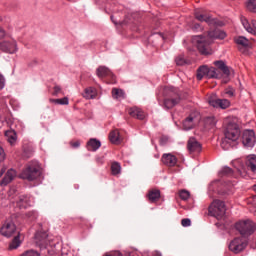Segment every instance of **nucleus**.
<instances>
[{"label": "nucleus", "instance_id": "1", "mask_svg": "<svg viewBox=\"0 0 256 256\" xmlns=\"http://www.w3.org/2000/svg\"><path fill=\"white\" fill-rule=\"evenodd\" d=\"M227 37V33L220 29L210 30L207 33V36L196 35L192 37V43L196 45L199 53L201 55H213V49L211 48V43L213 39L223 40Z\"/></svg>", "mask_w": 256, "mask_h": 256}, {"label": "nucleus", "instance_id": "2", "mask_svg": "<svg viewBox=\"0 0 256 256\" xmlns=\"http://www.w3.org/2000/svg\"><path fill=\"white\" fill-rule=\"evenodd\" d=\"M229 75H231L229 66L220 65L217 68L213 66H200L196 77L198 81H201L203 77H206V79H221V77H229Z\"/></svg>", "mask_w": 256, "mask_h": 256}, {"label": "nucleus", "instance_id": "3", "mask_svg": "<svg viewBox=\"0 0 256 256\" xmlns=\"http://www.w3.org/2000/svg\"><path fill=\"white\" fill-rule=\"evenodd\" d=\"M224 135L225 138L222 141V148L229 149L228 145H231V143H237L241 137V129L239 128V124L237 122H229L226 126Z\"/></svg>", "mask_w": 256, "mask_h": 256}, {"label": "nucleus", "instance_id": "4", "mask_svg": "<svg viewBox=\"0 0 256 256\" xmlns=\"http://www.w3.org/2000/svg\"><path fill=\"white\" fill-rule=\"evenodd\" d=\"M235 229L242 237H251L256 231V223L251 219L236 222Z\"/></svg>", "mask_w": 256, "mask_h": 256}, {"label": "nucleus", "instance_id": "5", "mask_svg": "<svg viewBox=\"0 0 256 256\" xmlns=\"http://www.w3.org/2000/svg\"><path fill=\"white\" fill-rule=\"evenodd\" d=\"M226 211L227 208L225 207V202L221 200H214L209 207L210 215H212V217H216V219H223Z\"/></svg>", "mask_w": 256, "mask_h": 256}, {"label": "nucleus", "instance_id": "6", "mask_svg": "<svg viewBox=\"0 0 256 256\" xmlns=\"http://www.w3.org/2000/svg\"><path fill=\"white\" fill-rule=\"evenodd\" d=\"M248 244L249 242L247 241V239L243 238V236L236 237L230 242L229 249L230 251H232V253H235L237 255L245 251V249H247Z\"/></svg>", "mask_w": 256, "mask_h": 256}, {"label": "nucleus", "instance_id": "7", "mask_svg": "<svg viewBox=\"0 0 256 256\" xmlns=\"http://www.w3.org/2000/svg\"><path fill=\"white\" fill-rule=\"evenodd\" d=\"M41 175V171L39 170V166L31 165L28 166L23 172L21 173L22 179H27V181H35Z\"/></svg>", "mask_w": 256, "mask_h": 256}, {"label": "nucleus", "instance_id": "8", "mask_svg": "<svg viewBox=\"0 0 256 256\" xmlns=\"http://www.w3.org/2000/svg\"><path fill=\"white\" fill-rule=\"evenodd\" d=\"M0 51L4 53H9L13 55V53H17V41L13 38H7L4 41L0 42Z\"/></svg>", "mask_w": 256, "mask_h": 256}, {"label": "nucleus", "instance_id": "9", "mask_svg": "<svg viewBox=\"0 0 256 256\" xmlns=\"http://www.w3.org/2000/svg\"><path fill=\"white\" fill-rule=\"evenodd\" d=\"M194 17L201 23H208V25H213V23H215V19L211 17V14L200 8L194 10Z\"/></svg>", "mask_w": 256, "mask_h": 256}, {"label": "nucleus", "instance_id": "10", "mask_svg": "<svg viewBox=\"0 0 256 256\" xmlns=\"http://www.w3.org/2000/svg\"><path fill=\"white\" fill-rule=\"evenodd\" d=\"M209 105L211 107H216L220 109H229L231 107V102L227 99H219L216 95H212L208 99Z\"/></svg>", "mask_w": 256, "mask_h": 256}, {"label": "nucleus", "instance_id": "11", "mask_svg": "<svg viewBox=\"0 0 256 256\" xmlns=\"http://www.w3.org/2000/svg\"><path fill=\"white\" fill-rule=\"evenodd\" d=\"M242 143L244 147H254L256 143L255 131L245 130L242 135Z\"/></svg>", "mask_w": 256, "mask_h": 256}, {"label": "nucleus", "instance_id": "12", "mask_svg": "<svg viewBox=\"0 0 256 256\" xmlns=\"http://www.w3.org/2000/svg\"><path fill=\"white\" fill-rule=\"evenodd\" d=\"M187 149L191 155H199L203 151V146L195 138H189L187 142Z\"/></svg>", "mask_w": 256, "mask_h": 256}, {"label": "nucleus", "instance_id": "13", "mask_svg": "<svg viewBox=\"0 0 256 256\" xmlns=\"http://www.w3.org/2000/svg\"><path fill=\"white\" fill-rule=\"evenodd\" d=\"M15 231H17L15 223L13 221H6L1 227L0 233L3 237H12Z\"/></svg>", "mask_w": 256, "mask_h": 256}, {"label": "nucleus", "instance_id": "14", "mask_svg": "<svg viewBox=\"0 0 256 256\" xmlns=\"http://www.w3.org/2000/svg\"><path fill=\"white\" fill-rule=\"evenodd\" d=\"M35 241L39 247H47L51 243V238L47 232H37L35 235Z\"/></svg>", "mask_w": 256, "mask_h": 256}, {"label": "nucleus", "instance_id": "15", "mask_svg": "<svg viewBox=\"0 0 256 256\" xmlns=\"http://www.w3.org/2000/svg\"><path fill=\"white\" fill-rule=\"evenodd\" d=\"M181 103V97L177 94H171L168 98L164 100V107L165 109H173L175 105H179Z\"/></svg>", "mask_w": 256, "mask_h": 256}, {"label": "nucleus", "instance_id": "16", "mask_svg": "<svg viewBox=\"0 0 256 256\" xmlns=\"http://www.w3.org/2000/svg\"><path fill=\"white\" fill-rule=\"evenodd\" d=\"M240 21L244 27V29L251 33L252 35H256V20H252L251 23H249V20H247L244 16L240 18Z\"/></svg>", "mask_w": 256, "mask_h": 256}, {"label": "nucleus", "instance_id": "17", "mask_svg": "<svg viewBox=\"0 0 256 256\" xmlns=\"http://www.w3.org/2000/svg\"><path fill=\"white\" fill-rule=\"evenodd\" d=\"M161 161L166 167H175L177 165V157L171 153L163 154Z\"/></svg>", "mask_w": 256, "mask_h": 256}, {"label": "nucleus", "instance_id": "18", "mask_svg": "<svg viewBox=\"0 0 256 256\" xmlns=\"http://www.w3.org/2000/svg\"><path fill=\"white\" fill-rule=\"evenodd\" d=\"M15 177H17V172L14 169H9L0 182L1 187H7Z\"/></svg>", "mask_w": 256, "mask_h": 256}, {"label": "nucleus", "instance_id": "19", "mask_svg": "<svg viewBox=\"0 0 256 256\" xmlns=\"http://www.w3.org/2000/svg\"><path fill=\"white\" fill-rule=\"evenodd\" d=\"M197 123H199V118L193 116V114H191L188 118H186L183 121V127L185 129V131H189L190 129H193V127H195V125H197Z\"/></svg>", "mask_w": 256, "mask_h": 256}, {"label": "nucleus", "instance_id": "20", "mask_svg": "<svg viewBox=\"0 0 256 256\" xmlns=\"http://www.w3.org/2000/svg\"><path fill=\"white\" fill-rule=\"evenodd\" d=\"M17 207L19 209H27L31 205V198L29 196H20L17 200Z\"/></svg>", "mask_w": 256, "mask_h": 256}, {"label": "nucleus", "instance_id": "21", "mask_svg": "<svg viewBox=\"0 0 256 256\" xmlns=\"http://www.w3.org/2000/svg\"><path fill=\"white\" fill-rule=\"evenodd\" d=\"M129 115L131 117H134V119H140V121H143V119H145V112L137 107L130 108Z\"/></svg>", "mask_w": 256, "mask_h": 256}, {"label": "nucleus", "instance_id": "22", "mask_svg": "<svg viewBox=\"0 0 256 256\" xmlns=\"http://www.w3.org/2000/svg\"><path fill=\"white\" fill-rule=\"evenodd\" d=\"M109 140L114 145H120V143L123 141V138H121V135L119 134V130H113L109 134Z\"/></svg>", "mask_w": 256, "mask_h": 256}, {"label": "nucleus", "instance_id": "23", "mask_svg": "<svg viewBox=\"0 0 256 256\" xmlns=\"http://www.w3.org/2000/svg\"><path fill=\"white\" fill-rule=\"evenodd\" d=\"M147 197L150 203H155L161 199V191L157 189L150 190L147 194Z\"/></svg>", "mask_w": 256, "mask_h": 256}, {"label": "nucleus", "instance_id": "24", "mask_svg": "<svg viewBox=\"0 0 256 256\" xmlns=\"http://www.w3.org/2000/svg\"><path fill=\"white\" fill-rule=\"evenodd\" d=\"M246 166L248 171H252V173L256 172V156L250 155L247 157Z\"/></svg>", "mask_w": 256, "mask_h": 256}, {"label": "nucleus", "instance_id": "25", "mask_svg": "<svg viewBox=\"0 0 256 256\" xmlns=\"http://www.w3.org/2000/svg\"><path fill=\"white\" fill-rule=\"evenodd\" d=\"M97 76L100 77V79H103V77H113V73L111 72V70H109V68L105 66H100L97 69Z\"/></svg>", "mask_w": 256, "mask_h": 256}, {"label": "nucleus", "instance_id": "26", "mask_svg": "<svg viewBox=\"0 0 256 256\" xmlns=\"http://www.w3.org/2000/svg\"><path fill=\"white\" fill-rule=\"evenodd\" d=\"M101 147V141L92 138L87 142L88 151H97Z\"/></svg>", "mask_w": 256, "mask_h": 256}, {"label": "nucleus", "instance_id": "27", "mask_svg": "<svg viewBox=\"0 0 256 256\" xmlns=\"http://www.w3.org/2000/svg\"><path fill=\"white\" fill-rule=\"evenodd\" d=\"M83 97L84 99H95L97 97V90L93 87L86 88Z\"/></svg>", "mask_w": 256, "mask_h": 256}, {"label": "nucleus", "instance_id": "28", "mask_svg": "<svg viewBox=\"0 0 256 256\" xmlns=\"http://www.w3.org/2000/svg\"><path fill=\"white\" fill-rule=\"evenodd\" d=\"M5 135L7 137V141H8V143H10V145L17 143V132H15V130L6 131Z\"/></svg>", "mask_w": 256, "mask_h": 256}, {"label": "nucleus", "instance_id": "29", "mask_svg": "<svg viewBox=\"0 0 256 256\" xmlns=\"http://www.w3.org/2000/svg\"><path fill=\"white\" fill-rule=\"evenodd\" d=\"M112 97L113 99H125V91L119 89V88H113L112 89Z\"/></svg>", "mask_w": 256, "mask_h": 256}, {"label": "nucleus", "instance_id": "30", "mask_svg": "<svg viewBox=\"0 0 256 256\" xmlns=\"http://www.w3.org/2000/svg\"><path fill=\"white\" fill-rule=\"evenodd\" d=\"M236 45H240L241 47H249V39L244 36H239L235 38Z\"/></svg>", "mask_w": 256, "mask_h": 256}, {"label": "nucleus", "instance_id": "31", "mask_svg": "<svg viewBox=\"0 0 256 256\" xmlns=\"http://www.w3.org/2000/svg\"><path fill=\"white\" fill-rule=\"evenodd\" d=\"M176 65H189V60L185 58V55L180 54L175 58Z\"/></svg>", "mask_w": 256, "mask_h": 256}, {"label": "nucleus", "instance_id": "32", "mask_svg": "<svg viewBox=\"0 0 256 256\" xmlns=\"http://www.w3.org/2000/svg\"><path fill=\"white\" fill-rule=\"evenodd\" d=\"M246 9L250 13H256V0H247Z\"/></svg>", "mask_w": 256, "mask_h": 256}, {"label": "nucleus", "instance_id": "33", "mask_svg": "<svg viewBox=\"0 0 256 256\" xmlns=\"http://www.w3.org/2000/svg\"><path fill=\"white\" fill-rule=\"evenodd\" d=\"M111 173L112 175H119V173H121V164L113 162L111 165Z\"/></svg>", "mask_w": 256, "mask_h": 256}, {"label": "nucleus", "instance_id": "34", "mask_svg": "<svg viewBox=\"0 0 256 256\" xmlns=\"http://www.w3.org/2000/svg\"><path fill=\"white\" fill-rule=\"evenodd\" d=\"M219 175H220V177H226V176H229V175H233V169H231L230 167L225 166L224 168H222Z\"/></svg>", "mask_w": 256, "mask_h": 256}, {"label": "nucleus", "instance_id": "35", "mask_svg": "<svg viewBox=\"0 0 256 256\" xmlns=\"http://www.w3.org/2000/svg\"><path fill=\"white\" fill-rule=\"evenodd\" d=\"M21 245V240L19 239V236L14 237L12 242L9 245V249H17Z\"/></svg>", "mask_w": 256, "mask_h": 256}, {"label": "nucleus", "instance_id": "36", "mask_svg": "<svg viewBox=\"0 0 256 256\" xmlns=\"http://www.w3.org/2000/svg\"><path fill=\"white\" fill-rule=\"evenodd\" d=\"M179 197H180V199H182V201H187V199H189V197H191V193H189V191H187V190H181L179 192Z\"/></svg>", "mask_w": 256, "mask_h": 256}, {"label": "nucleus", "instance_id": "37", "mask_svg": "<svg viewBox=\"0 0 256 256\" xmlns=\"http://www.w3.org/2000/svg\"><path fill=\"white\" fill-rule=\"evenodd\" d=\"M21 256H41V254L35 250H27Z\"/></svg>", "mask_w": 256, "mask_h": 256}, {"label": "nucleus", "instance_id": "38", "mask_svg": "<svg viewBox=\"0 0 256 256\" xmlns=\"http://www.w3.org/2000/svg\"><path fill=\"white\" fill-rule=\"evenodd\" d=\"M182 227H191V219L189 218H184L181 221Z\"/></svg>", "mask_w": 256, "mask_h": 256}, {"label": "nucleus", "instance_id": "39", "mask_svg": "<svg viewBox=\"0 0 256 256\" xmlns=\"http://www.w3.org/2000/svg\"><path fill=\"white\" fill-rule=\"evenodd\" d=\"M70 146L73 149H79V147H81V142L79 140H77V141H70Z\"/></svg>", "mask_w": 256, "mask_h": 256}, {"label": "nucleus", "instance_id": "40", "mask_svg": "<svg viewBox=\"0 0 256 256\" xmlns=\"http://www.w3.org/2000/svg\"><path fill=\"white\" fill-rule=\"evenodd\" d=\"M58 105H69V98L64 97L58 99Z\"/></svg>", "mask_w": 256, "mask_h": 256}, {"label": "nucleus", "instance_id": "41", "mask_svg": "<svg viewBox=\"0 0 256 256\" xmlns=\"http://www.w3.org/2000/svg\"><path fill=\"white\" fill-rule=\"evenodd\" d=\"M225 94H226L228 97H233V96L235 95V90H233V88L226 89V90H225Z\"/></svg>", "mask_w": 256, "mask_h": 256}, {"label": "nucleus", "instance_id": "42", "mask_svg": "<svg viewBox=\"0 0 256 256\" xmlns=\"http://www.w3.org/2000/svg\"><path fill=\"white\" fill-rule=\"evenodd\" d=\"M238 173L241 175V177H247V170L245 167L238 168Z\"/></svg>", "mask_w": 256, "mask_h": 256}, {"label": "nucleus", "instance_id": "43", "mask_svg": "<svg viewBox=\"0 0 256 256\" xmlns=\"http://www.w3.org/2000/svg\"><path fill=\"white\" fill-rule=\"evenodd\" d=\"M0 161H5V150L0 146Z\"/></svg>", "mask_w": 256, "mask_h": 256}, {"label": "nucleus", "instance_id": "44", "mask_svg": "<svg viewBox=\"0 0 256 256\" xmlns=\"http://www.w3.org/2000/svg\"><path fill=\"white\" fill-rule=\"evenodd\" d=\"M59 93H62L61 86H59V85L54 86L53 95H58Z\"/></svg>", "mask_w": 256, "mask_h": 256}, {"label": "nucleus", "instance_id": "45", "mask_svg": "<svg viewBox=\"0 0 256 256\" xmlns=\"http://www.w3.org/2000/svg\"><path fill=\"white\" fill-rule=\"evenodd\" d=\"M3 87H5V78L0 74V89H3Z\"/></svg>", "mask_w": 256, "mask_h": 256}, {"label": "nucleus", "instance_id": "46", "mask_svg": "<svg viewBox=\"0 0 256 256\" xmlns=\"http://www.w3.org/2000/svg\"><path fill=\"white\" fill-rule=\"evenodd\" d=\"M3 37H5V29L0 26V39H3Z\"/></svg>", "mask_w": 256, "mask_h": 256}, {"label": "nucleus", "instance_id": "47", "mask_svg": "<svg viewBox=\"0 0 256 256\" xmlns=\"http://www.w3.org/2000/svg\"><path fill=\"white\" fill-rule=\"evenodd\" d=\"M213 65H225V61L217 60V61H214Z\"/></svg>", "mask_w": 256, "mask_h": 256}, {"label": "nucleus", "instance_id": "48", "mask_svg": "<svg viewBox=\"0 0 256 256\" xmlns=\"http://www.w3.org/2000/svg\"><path fill=\"white\" fill-rule=\"evenodd\" d=\"M50 103H54L55 105H59V99H50Z\"/></svg>", "mask_w": 256, "mask_h": 256}, {"label": "nucleus", "instance_id": "49", "mask_svg": "<svg viewBox=\"0 0 256 256\" xmlns=\"http://www.w3.org/2000/svg\"><path fill=\"white\" fill-rule=\"evenodd\" d=\"M96 162L99 163V165H103V158H96Z\"/></svg>", "mask_w": 256, "mask_h": 256}, {"label": "nucleus", "instance_id": "50", "mask_svg": "<svg viewBox=\"0 0 256 256\" xmlns=\"http://www.w3.org/2000/svg\"><path fill=\"white\" fill-rule=\"evenodd\" d=\"M194 29H201V24H199V23H196V24H194Z\"/></svg>", "mask_w": 256, "mask_h": 256}, {"label": "nucleus", "instance_id": "51", "mask_svg": "<svg viewBox=\"0 0 256 256\" xmlns=\"http://www.w3.org/2000/svg\"><path fill=\"white\" fill-rule=\"evenodd\" d=\"M152 256H162L160 252L158 251H155L152 253Z\"/></svg>", "mask_w": 256, "mask_h": 256}, {"label": "nucleus", "instance_id": "52", "mask_svg": "<svg viewBox=\"0 0 256 256\" xmlns=\"http://www.w3.org/2000/svg\"><path fill=\"white\" fill-rule=\"evenodd\" d=\"M6 169L5 168H2L1 171H0V177H3L4 173H5Z\"/></svg>", "mask_w": 256, "mask_h": 256}, {"label": "nucleus", "instance_id": "53", "mask_svg": "<svg viewBox=\"0 0 256 256\" xmlns=\"http://www.w3.org/2000/svg\"><path fill=\"white\" fill-rule=\"evenodd\" d=\"M110 19H111V21H113V23H114L115 25H117V21L114 20V19H115L114 16H111Z\"/></svg>", "mask_w": 256, "mask_h": 256}, {"label": "nucleus", "instance_id": "54", "mask_svg": "<svg viewBox=\"0 0 256 256\" xmlns=\"http://www.w3.org/2000/svg\"><path fill=\"white\" fill-rule=\"evenodd\" d=\"M253 191L256 192V184L253 186Z\"/></svg>", "mask_w": 256, "mask_h": 256}]
</instances>
